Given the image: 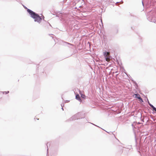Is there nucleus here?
<instances>
[{
    "label": "nucleus",
    "mask_w": 156,
    "mask_h": 156,
    "mask_svg": "<svg viewBox=\"0 0 156 156\" xmlns=\"http://www.w3.org/2000/svg\"><path fill=\"white\" fill-rule=\"evenodd\" d=\"M27 12L31 17L34 20L35 22H37L39 23L41 22L42 18L38 14L29 9H27Z\"/></svg>",
    "instance_id": "obj_1"
},
{
    "label": "nucleus",
    "mask_w": 156,
    "mask_h": 156,
    "mask_svg": "<svg viewBox=\"0 0 156 156\" xmlns=\"http://www.w3.org/2000/svg\"><path fill=\"white\" fill-rule=\"evenodd\" d=\"M147 20L156 23L155 13L154 11H151L148 13L147 17Z\"/></svg>",
    "instance_id": "obj_2"
},
{
    "label": "nucleus",
    "mask_w": 156,
    "mask_h": 156,
    "mask_svg": "<svg viewBox=\"0 0 156 156\" xmlns=\"http://www.w3.org/2000/svg\"><path fill=\"white\" fill-rule=\"evenodd\" d=\"M81 116V113H78L76 114V115H74L69 119H68V121H71L74 120H75L76 119H82L83 118V115L82 116Z\"/></svg>",
    "instance_id": "obj_3"
},
{
    "label": "nucleus",
    "mask_w": 156,
    "mask_h": 156,
    "mask_svg": "<svg viewBox=\"0 0 156 156\" xmlns=\"http://www.w3.org/2000/svg\"><path fill=\"white\" fill-rule=\"evenodd\" d=\"M151 0H142V3L143 6H144V4H146L148 8L149 6L147 5H149L150 3H151Z\"/></svg>",
    "instance_id": "obj_4"
},
{
    "label": "nucleus",
    "mask_w": 156,
    "mask_h": 156,
    "mask_svg": "<svg viewBox=\"0 0 156 156\" xmlns=\"http://www.w3.org/2000/svg\"><path fill=\"white\" fill-rule=\"evenodd\" d=\"M76 99L80 101H81L80 97V95H79V94H77L76 95Z\"/></svg>",
    "instance_id": "obj_5"
},
{
    "label": "nucleus",
    "mask_w": 156,
    "mask_h": 156,
    "mask_svg": "<svg viewBox=\"0 0 156 156\" xmlns=\"http://www.w3.org/2000/svg\"><path fill=\"white\" fill-rule=\"evenodd\" d=\"M55 13L56 14L55 15L59 17L60 18H61V17L62 16V13L60 12H57L56 13L55 12Z\"/></svg>",
    "instance_id": "obj_6"
},
{
    "label": "nucleus",
    "mask_w": 156,
    "mask_h": 156,
    "mask_svg": "<svg viewBox=\"0 0 156 156\" xmlns=\"http://www.w3.org/2000/svg\"><path fill=\"white\" fill-rule=\"evenodd\" d=\"M142 137H135V140L136 142H137L138 140H139L140 142L141 139Z\"/></svg>",
    "instance_id": "obj_7"
},
{
    "label": "nucleus",
    "mask_w": 156,
    "mask_h": 156,
    "mask_svg": "<svg viewBox=\"0 0 156 156\" xmlns=\"http://www.w3.org/2000/svg\"><path fill=\"white\" fill-rule=\"evenodd\" d=\"M134 95L135 96V97L136 98H137L139 99L141 98L140 95L138 94H134Z\"/></svg>",
    "instance_id": "obj_8"
},
{
    "label": "nucleus",
    "mask_w": 156,
    "mask_h": 156,
    "mask_svg": "<svg viewBox=\"0 0 156 156\" xmlns=\"http://www.w3.org/2000/svg\"><path fill=\"white\" fill-rule=\"evenodd\" d=\"M105 131L106 132H107L108 133H109V135L111 136H115V134L113 132H107L106 131Z\"/></svg>",
    "instance_id": "obj_9"
},
{
    "label": "nucleus",
    "mask_w": 156,
    "mask_h": 156,
    "mask_svg": "<svg viewBox=\"0 0 156 156\" xmlns=\"http://www.w3.org/2000/svg\"><path fill=\"white\" fill-rule=\"evenodd\" d=\"M133 82V83L134 84H135V88L136 89H137V87H138V85H137V83H136V82L133 80H132Z\"/></svg>",
    "instance_id": "obj_10"
},
{
    "label": "nucleus",
    "mask_w": 156,
    "mask_h": 156,
    "mask_svg": "<svg viewBox=\"0 0 156 156\" xmlns=\"http://www.w3.org/2000/svg\"><path fill=\"white\" fill-rule=\"evenodd\" d=\"M108 3L110 5H112L113 4V3L115 2L113 1V0H108Z\"/></svg>",
    "instance_id": "obj_11"
},
{
    "label": "nucleus",
    "mask_w": 156,
    "mask_h": 156,
    "mask_svg": "<svg viewBox=\"0 0 156 156\" xmlns=\"http://www.w3.org/2000/svg\"><path fill=\"white\" fill-rule=\"evenodd\" d=\"M49 144H49V143H48L47 144V153L46 156H49L48 151V145Z\"/></svg>",
    "instance_id": "obj_12"
},
{
    "label": "nucleus",
    "mask_w": 156,
    "mask_h": 156,
    "mask_svg": "<svg viewBox=\"0 0 156 156\" xmlns=\"http://www.w3.org/2000/svg\"><path fill=\"white\" fill-rule=\"evenodd\" d=\"M79 94L81 95V97L82 98H85V96L84 95L82 94L81 92L80 91Z\"/></svg>",
    "instance_id": "obj_13"
},
{
    "label": "nucleus",
    "mask_w": 156,
    "mask_h": 156,
    "mask_svg": "<svg viewBox=\"0 0 156 156\" xmlns=\"http://www.w3.org/2000/svg\"><path fill=\"white\" fill-rule=\"evenodd\" d=\"M149 105L152 108L153 110H154L156 108L151 104H149Z\"/></svg>",
    "instance_id": "obj_14"
},
{
    "label": "nucleus",
    "mask_w": 156,
    "mask_h": 156,
    "mask_svg": "<svg viewBox=\"0 0 156 156\" xmlns=\"http://www.w3.org/2000/svg\"><path fill=\"white\" fill-rule=\"evenodd\" d=\"M3 94H6L8 93L9 92V91H4V92H3Z\"/></svg>",
    "instance_id": "obj_15"
},
{
    "label": "nucleus",
    "mask_w": 156,
    "mask_h": 156,
    "mask_svg": "<svg viewBox=\"0 0 156 156\" xmlns=\"http://www.w3.org/2000/svg\"><path fill=\"white\" fill-rule=\"evenodd\" d=\"M139 100H140V101L141 102H144L142 98H140Z\"/></svg>",
    "instance_id": "obj_16"
},
{
    "label": "nucleus",
    "mask_w": 156,
    "mask_h": 156,
    "mask_svg": "<svg viewBox=\"0 0 156 156\" xmlns=\"http://www.w3.org/2000/svg\"><path fill=\"white\" fill-rule=\"evenodd\" d=\"M105 59L106 61H108V59H109V57H105Z\"/></svg>",
    "instance_id": "obj_17"
},
{
    "label": "nucleus",
    "mask_w": 156,
    "mask_h": 156,
    "mask_svg": "<svg viewBox=\"0 0 156 156\" xmlns=\"http://www.w3.org/2000/svg\"><path fill=\"white\" fill-rule=\"evenodd\" d=\"M104 55L105 56V57L107 55V53L106 52H105L104 53Z\"/></svg>",
    "instance_id": "obj_18"
},
{
    "label": "nucleus",
    "mask_w": 156,
    "mask_h": 156,
    "mask_svg": "<svg viewBox=\"0 0 156 156\" xmlns=\"http://www.w3.org/2000/svg\"><path fill=\"white\" fill-rule=\"evenodd\" d=\"M147 102H148V104L149 105V104H151L149 102L148 100V99H147Z\"/></svg>",
    "instance_id": "obj_19"
},
{
    "label": "nucleus",
    "mask_w": 156,
    "mask_h": 156,
    "mask_svg": "<svg viewBox=\"0 0 156 156\" xmlns=\"http://www.w3.org/2000/svg\"><path fill=\"white\" fill-rule=\"evenodd\" d=\"M91 123V124H93V125H94V126H97V127H98L100 128L99 127V126H97V125H95V124H93V123Z\"/></svg>",
    "instance_id": "obj_20"
},
{
    "label": "nucleus",
    "mask_w": 156,
    "mask_h": 156,
    "mask_svg": "<svg viewBox=\"0 0 156 156\" xmlns=\"http://www.w3.org/2000/svg\"><path fill=\"white\" fill-rule=\"evenodd\" d=\"M117 2L115 3V4H117V3H119L120 2Z\"/></svg>",
    "instance_id": "obj_21"
},
{
    "label": "nucleus",
    "mask_w": 156,
    "mask_h": 156,
    "mask_svg": "<svg viewBox=\"0 0 156 156\" xmlns=\"http://www.w3.org/2000/svg\"><path fill=\"white\" fill-rule=\"evenodd\" d=\"M24 8H25V9H27H27H27V8L26 6H24Z\"/></svg>",
    "instance_id": "obj_22"
},
{
    "label": "nucleus",
    "mask_w": 156,
    "mask_h": 156,
    "mask_svg": "<svg viewBox=\"0 0 156 156\" xmlns=\"http://www.w3.org/2000/svg\"><path fill=\"white\" fill-rule=\"evenodd\" d=\"M64 21H65V23H67V21H65V20H64Z\"/></svg>",
    "instance_id": "obj_23"
},
{
    "label": "nucleus",
    "mask_w": 156,
    "mask_h": 156,
    "mask_svg": "<svg viewBox=\"0 0 156 156\" xmlns=\"http://www.w3.org/2000/svg\"><path fill=\"white\" fill-rule=\"evenodd\" d=\"M61 106L62 107H63L64 106V105H62V104L61 105Z\"/></svg>",
    "instance_id": "obj_24"
},
{
    "label": "nucleus",
    "mask_w": 156,
    "mask_h": 156,
    "mask_svg": "<svg viewBox=\"0 0 156 156\" xmlns=\"http://www.w3.org/2000/svg\"><path fill=\"white\" fill-rule=\"evenodd\" d=\"M44 16H43V17H42V18H43V20H44Z\"/></svg>",
    "instance_id": "obj_25"
},
{
    "label": "nucleus",
    "mask_w": 156,
    "mask_h": 156,
    "mask_svg": "<svg viewBox=\"0 0 156 156\" xmlns=\"http://www.w3.org/2000/svg\"><path fill=\"white\" fill-rule=\"evenodd\" d=\"M115 139H116V140H118V139L116 138V137H115Z\"/></svg>",
    "instance_id": "obj_26"
},
{
    "label": "nucleus",
    "mask_w": 156,
    "mask_h": 156,
    "mask_svg": "<svg viewBox=\"0 0 156 156\" xmlns=\"http://www.w3.org/2000/svg\"><path fill=\"white\" fill-rule=\"evenodd\" d=\"M61 109L62 110H64V109H63V107H62V108H61Z\"/></svg>",
    "instance_id": "obj_27"
},
{
    "label": "nucleus",
    "mask_w": 156,
    "mask_h": 156,
    "mask_svg": "<svg viewBox=\"0 0 156 156\" xmlns=\"http://www.w3.org/2000/svg\"><path fill=\"white\" fill-rule=\"evenodd\" d=\"M118 73V71H116V72H115V73Z\"/></svg>",
    "instance_id": "obj_28"
},
{
    "label": "nucleus",
    "mask_w": 156,
    "mask_h": 156,
    "mask_svg": "<svg viewBox=\"0 0 156 156\" xmlns=\"http://www.w3.org/2000/svg\"><path fill=\"white\" fill-rule=\"evenodd\" d=\"M118 74H116V76H117L118 75Z\"/></svg>",
    "instance_id": "obj_29"
}]
</instances>
